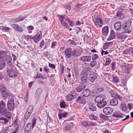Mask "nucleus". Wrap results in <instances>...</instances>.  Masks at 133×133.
<instances>
[{"label":"nucleus","instance_id":"7","mask_svg":"<svg viewBox=\"0 0 133 133\" xmlns=\"http://www.w3.org/2000/svg\"><path fill=\"white\" fill-rule=\"evenodd\" d=\"M105 97L104 95L101 94L95 97V102L98 103L103 101L105 99Z\"/></svg>","mask_w":133,"mask_h":133},{"label":"nucleus","instance_id":"19","mask_svg":"<svg viewBox=\"0 0 133 133\" xmlns=\"http://www.w3.org/2000/svg\"><path fill=\"white\" fill-rule=\"evenodd\" d=\"M76 101L77 102L83 104L85 102V98L82 96H79L76 99Z\"/></svg>","mask_w":133,"mask_h":133},{"label":"nucleus","instance_id":"53","mask_svg":"<svg viewBox=\"0 0 133 133\" xmlns=\"http://www.w3.org/2000/svg\"><path fill=\"white\" fill-rule=\"evenodd\" d=\"M70 42V44L71 45H76V43L74 41L72 40L71 39H70L69 41Z\"/></svg>","mask_w":133,"mask_h":133},{"label":"nucleus","instance_id":"32","mask_svg":"<svg viewBox=\"0 0 133 133\" xmlns=\"http://www.w3.org/2000/svg\"><path fill=\"white\" fill-rule=\"evenodd\" d=\"M5 63L3 58H0V70L2 69L4 67Z\"/></svg>","mask_w":133,"mask_h":133},{"label":"nucleus","instance_id":"62","mask_svg":"<svg viewBox=\"0 0 133 133\" xmlns=\"http://www.w3.org/2000/svg\"><path fill=\"white\" fill-rule=\"evenodd\" d=\"M68 114L66 112L63 113V114H62V116L63 117L65 118L66 117V116Z\"/></svg>","mask_w":133,"mask_h":133},{"label":"nucleus","instance_id":"30","mask_svg":"<svg viewBox=\"0 0 133 133\" xmlns=\"http://www.w3.org/2000/svg\"><path fill=\"white\" fill-rule=\"evenodd\" d=\"M115 36V34L114 31L113 30H111V33L108 39L109 41L111 40L114 39Z\"/></svg>","mask_w":133,"mask_h":133},{"label":"nucleus","instance_id":"5","mask_svg":"<svg viewBox=\"0 0 133 133\" xmlns=\"http://www.w3.org/2000/svg\"><path fill=\"white\" fill-rule=\"evenodd\" d=\"M78 96V94L74 92H71L70 94L66 96V99L67 101H70L75 98Z\"/></svg>","mask_w":133,"mask_h":133},{"label":"nucleus","instance_id":"25","mask_svg":"<svg viewBox=\"0 0 133 133\" xmlns=\"http://www.w3.org/2000/svg\"><path fill=\"white\" fill-rule=\"evenodd\" d=\"M72 125L73 123H71L67 124L64 127L65 130L66 131L71 130L73 128Z\"/></svg>","mask_w":133,"mask_h":133},{"label":"nucleus","instance_id":"58","mask_svg":"<svg viewBox=\"0 0 133 133\" xmlns=\"http://www.w3.org/2000/svg\"><path fill=\"white\" fill-rule=\"evenodd\" d=\"M49 69L47 66L45 67L43 69V71L47 74L48 73Z\"/></svg>","mask_w":133,"mask_h":133},{"label":"nucleus","instance_id":"64","mask_svg":"<svg viewBox=\"0 0 133 133\" xmlns=\"http://www.w3.org/2000/svg\"><path fill=\"white\" fill-rule=\"evenodd\" d=\"M122 15V14L120 12L118 11L117 12V16H119L121 17Z\"/></svg>","mask_w":133,"mask_h":133},{"label":"nucleus","instance_id":"18","mask_svg":"<svg viewBox=\"0 0 133 133\" xmlns=\"http://www.w3.org/2000/svg\"><path fill=\"white\" fill-rule=\"evenodd\" d=\"M43 91V89L41 88H38L36 91L35 94V97L36 98L39 97L42 94Z\"/></svg>","mask_w":133,"mask_h":133},{"label":"nucleus","instance_id":"55","mask_svg":"<svg viewBox=\"0 0 133 133\" xmlns=\"http://www.w3.org/2000/svg\"><path fill=\"white\" fill-rule=\"evenodd\" d=\"M129 115H128L127 116H124L123 117H121L122 119V121H124L125 120H126L127 119L129 118Z\"/></svg>","mask_w":133,"mask_h":133},{"label":"nucleus","instance_id":"60","mask_svg":"<svg viewBox=\"0 0 133 133\" xmlns=\"http://www.w3.org/2000/svg\"><path fill=\"white\" fill-rule=\"evenodd\" d=\"M27 29L28 30H33L34 29L33 26L31 25L27 27Z\"/></svg>","mask_w":133,"mask_h":133},{"label":"nucleus","instance_id":"37","mask_svg":"<svg viewBox=\"0 0 133 133\" xmlns=\"http://www.w3.org/2000/svg\"><path fill=\"white\" fill-rule=\"evenodd\" d=\"M116 36L119 39H123L126 38L125 35L122 33L117 34L116 35Z\"/></svg>","mask_w":133,"mask_h":133},{"label":"nucleus","instance_id":"20","mask_svg":"<svg viewBox=\"0 0 133 133\" xmlns=\"http://www.w3.org/2000/svg\"><path fill=\"white\" fill-rule=\"evenodd\" d=\"M111 96L112 97H114L116 99H118L120 101H122V96L117 94L115 93H112L111 94Z\"/></svg>","mask_w":133,"mask_h":133},{"label":"nucleus","instance_id":"44","mask_svg":"<svg viewBox=\"0 0 133 133\" xmlns=\"http://www.w3.org/2000/svg\"><path fill=\"white\" fill-rule=\"evenodd\" d=\"M100 117L103 120H107L108 119V116L104 115L102 114Z\"/></svg>","mask_w":133,"mask_h":133},{"label":"nucleus","instance_id":"28","mask_svg":"<svg viewBox=\"0 0 133 133\" xmlns=\"http://www.w3.org/2000/svg\"><path fill=\"white\" fill-rule=\"evenodd\" d=\"M90 94V90L88 89H86L84 90L83 92V97H85L88 96Z\"/></svg>","mask_w":133,"mask_h":133},{"label":"nucleus","instance_id":"23","mask_svg":"<svg viewBox=\"0 0 133 133\" xmlns=\"http://www.w3.org/2000/svg\"><path fill=\"white\" fill-rule=\"evenodd\" d=\"M31 124L30 123H29L26 125L24 129L25 133H29V132L31 129Z\"/></svg>","mask_w":133,"mask_h":133},{"label":"nucleus","instance_id":"54","mask_svg":"<svg viewBox=\"0 0 133 133\" xmlns=\"http://www.w3.org/2000/svg\"><path fill=\"white\" fill-rule=\"evenodd\" d=\"M25 38L28 40H30L31 39H33V37H32L31 36H30L29 35H27L25 36Z\"/></svg>","mask_w":133,"mask_h":133},{"label":"nucleus","instance_id":"15","mask_svg":"<svg viewBox=\"0 0 133 133\" xmlns=\"http://www.w3.org/2000/svg\"><path fill=\"white\" fill-rule=\"evenodd\" d=\"M80 60L81 61L84 62H89L91 60V56H83L80 58Z\"/></svg>","mask_w":133,"mask_h":133},{"label":"nucleus","instance_id":"9","mask_svg":"<svg viewBox=\"0 0 133 133\" xmlns=\"http://www.w3.org/2000/svg\"><path fill=\"white\" fill-rule=\"evenodd\" d=\"M82 124L83 126H94L96 125V124L94 122L90 121H84L81 123Z\"/></svg>","mask_w":133,"mask_h":133},{"label":"nucleus","instance_id":"4","mask_svg":"<svg viewBox=\"0 0 133 133\" xmlns=\"http://www.w3.org/2000/svg\"><path fill=\"white\" fill-rule=\"evenodd\" d=\"M0 115L6 117L9 119L11 118V115L10 113L8 111L6 108L0 110Z\"/></svg>","mask_w":133,"mask_h":133},{"label":"nucleus","instance_id":"61","mask_svg":"<svg viewBox=\"0 0 133 133\" xmlns=\"http://www.w3.org/2000/svg\"><path fill=\"white\" fill-rule=\"evenodd\" d=\"M3 29L4 30H6L8 31L9 30H10V29L9 28L5 26L3 27Z\"/></svg>","mask_w":133,"mask_h":133},{"label":"nucleus","instance_id":"10","mask_svg":"<svg viewBox=\"0 0 133 133\" xmlns=\"http://www.w3.org/2000/svg\"><path fill=\"white\" fill-rule=\"evenodd\" d=\"M58 16L61 24L63 26L66 28L68 25L63 20V19H64L65 15H58Z\"/></svg>","mask_w":133,"mask_h":133},{"label":"nucleus","instance_id":"49","mask_svg":"<svg viewBox=\"0 0 133 133\" xmlns=\"http://www.w3.org/2000/svg\"><path fill=\"white\" fill-rule=\"evenodd\" d=\"M59 104L60 107L61 108H64L65 107V104L63 101L60 102Z\"/></svg>","mask_w":133,"mask_h":133},{"label":"nucleus","instance_id":"24","mask_svg":"<svg viewBox=\"0 0 133 133\" xmlns=\"http://www.w3.org/2000/svg\"><path fill=\"white\" fill-rule=\"evenodd\" d=\"M8 118L4 116L3 117H1L0 118V122L3 124H6L9 121Z\"/></svg>","mask_w":133,"mask_h":133},{"label":"nucleus","instance_id":"41","mask_svg":"<svg viewBox=\"0 0 133 133\" xmlns=\"http://www.w3.org/2000/svg\"><path fill=\"white\" fill-rule=\"evenodd\" d=\"M121 108H122L123 111H125L127 109L126 105L124 103H122L120 106Z\"/></svg>","mask_w":133,"mask_h":133},{"label":"nucleus","instance_id":"52","mask_svg":"<svg viewBox=\"0 0 133 133\" xmlns=\"http://www.w3.org/2000/svg\"><path fill=\"white\" fill-rule=\"evenodd\" d=\"M98 57V56L96 54H94L92 56V59L95 60Z\"/></svg>","mask_w":133,"mask_h":133},{"label":"nucleus","instance_id":"31","mask_svg":"<svg viewBox=\"0 0 133 133\" xmlns=\"http://www.w3.org/2000/svg\"><path fill=\"white\" fill-rule=\"evenodd\" d=\"M44 43V40H42L40 43V47L41 48H42L44 46V45H45V46L43 48V49H45L47 47V45H48L47 42H46Z\"/></svg>","mask_w":133,"mask_h":133},{"label":"nucleus","instance_id":"1","mask_svg":"<svg viewBox=\"0 0 133 133\" xmlns=\"http://www.w3.org/2000/svg\"><path fill=\"white\" fill-rule=\"evenodd\" d=\"M122 26L123 28L126 33H130L131 32L132 28L130 23L129 22L124 23Z\"/></svg>","mask_w":133,"mask_h":133},{"label":"nucleus","instance_id":"3","mask_svg":"<svg viewBox=\"0 0 133 133\" xmlns=\"http://www.w3.org/2000/svg\"><path fill=\"white\" fill-rule=\"evenodd\" d=\"M15 107L14 99L13 98H10L8 100L7 104V107L10 111L12 110Z\"/></svg>","mask_w":133,"mask_h":133},{"label":"nucleus","instance_id":"11","mask_svg":"<svg viewBox=\"0 0 133 133\" xmlns=\"http://www.w3.org/2000/svg\"><path fill=\"white\" fill-rule=\"evenodd\" d=\"M7 73L9 77H14L17 76V73L14 70H8Z\"/></svg>","mask_w":133,"mask_h":133},{"label":"nucleus","instance_id":"36","mask_svg":"<svg viewBox=\"0 0 133 133\" xmlns=\"http://www.w3.org/2000/svg\"><path fill=\"white\" fill-rule=\"evenodd\" d=\"M113 43L112 42H107L105 43L103 46V48L104 49H107L111 45H112Z\"/></svg>","mask_w":133,"mask_h":133},{"label":"nucleus","instance_id":"16","mask_svg":"<svg viewBox=\"0 0 133 133\" xmlns=\"http://www.w3.org/2000/svg\"><path fill=\"white\" fill-rule=\"evenodd\" d=\"M114 28L117 31L120 30L122 27V25L121 22H117L115 23L114 25Z\"/></svg>","mask_w":133,"mask_h":133},{"label":"nucleus","instance_id":"13","mask_svg":"<svg viewBox=\"0 0 133 133\" xmlns=\"http://www.w3.org/2000/svg\"><path fill=\"white\" fill-rule=\"evenodd\" d=\"M40 34H36L34 37H33V40L35 43L38 42L40 40L42 37V32H40Z\"/></svg>","mask_w":133,"mask_h":133},{"label":"nucleus","instance_id":"43","mask_svg":"<svg viewBox=\"0 0 133 133\" xmlns=\"http://www.w3.org/2000/svg\"><path fill=\"white\" fill-rule=\"evenodd\" d=\"M33 107L32 105L30 106L28 108L26 111L28 112H29V113L31 114L33 111Z\"/></svg>","mask_w":133,"mask_h":133},{"label":"nucleus","instance_id":"14","mask_svg":"<svg viewBox=\"0 0 133 133\" xmlns=\"http://www.w3.org/2000/svg\"><path fill=\"white\" fill-rule=\"evenodd\" d=\"M12 27L17 31L21 32L23 31V30L20 27L16 24H12Z\"/></svg>","mask_w":133,"mask_h":133},{"label":"nucleus","instance_id":"21","mask_svg":"<svg viewBox=\"0 0 133 133\" xmlns=\"http://www.w3.org/2000/svg\"><path fill=\"white\" fill-rule=\"evenodd\" d=\"M113 116L117 118L122 117L123 116H125V115L122 114L120 112L115 111L113 114Z\"/></svg>","mask_w":133,"mask_h":133},{"label":"nucleus","instance_id":"6","mask_svg":"<svg viewBox=\"0 0 133 133\" xmlns=\"http://www.w3.org/2000/svg\"><path fill=\"white\" fill-rule=\"evenodd\" d=\"M72 51V49L70 48H67L65 50L64 54L66 58H71Z\"/></svg>","mask_w":133,"mask_h":133},{"label":"nucleus","instance_id":"63","mask_svg":"<svg viewBox=\"0 0 133 133\" xmlns=\"http://www.w3.org/2000/svg\"><path fill=\"white\" fill-rule=\"evenodd\" d=\"M82 6V5L81 4H78L76 5V7L77 8H80Z\"/></svg>","mask_w":133,"mask_h":133},{"label":"nucleus","instance_id":"38","mask_svg":"<svg viewBox=\"0 0 133 133\" xmlns=\"http://www.w3.org/2000/svg\"><path fill=\"white\" fill-rule=\"evenodd\" d=\"M5 106L6 104L3 101H2L0 104V110L5 109Z\"/></svg>","mask_w":133,"mask_h":133},{"label":"nucleus","instance_id":"34","mask_svg":"<svg viewBox=\"0 0 133 133\" xmlns=\"http://www.w3.org/2000/svg\"><path fill=\"white\" fill-rule=\"evenodd\" d=\"M112 82L117 83L119 82V79L115 75H112Z\"/></svg>","mask_w":133,"mask_h":133},{"label":"nucleus","instance_id":"26","mask_svg":"<svg viewBox=\"0 0 133 133\" xmlns=\"http://www.w3.org/2000/svg\"><path fill=\"white\" fill-rule=\"evenodd\" d=\"M107 104V103L106 101H102L99 103H98L97 106L99 108H103L105 105H106Z\"/></svg>","mask_w":133,"mask_h":133},{"label":"nucleus","instance_id":"56","mask_svg":"<svg viewBox=\"0 0 133 133\" xmlns=\"http://www.w3.org/2000/svg\"><path fill=\"white\" fill-rule=\"evenodd\" d=\"M57 44L56 42H52L51 47L52 48H54Z\"/></svg>","mask_w":133,"mask_h":133},{"label":"nucleus","instance_id":"50","mask_svg":"<svg viewBox=\"0 0 133 133\" xmlns=\"http://www.w3.org/2000/svg\"><path fill=\"white\" fill-rule=\"evenodd\" d=\"M97 63L96 62L94 61H92L90 63V66L92 67H93L96 66Z\"/></svg>","mask_w":133,"mask_h":133},{"label":"nucleus","instance_id":"39","mask_svg":"<svg viewBox=\"0 0 133 133\" xmlns=\"http://www.w3.org/2000/svg\"><path fill=\"white\" fill-rule=\"evenodd\" d=\"M6 54V51H0V58H3V57L5 56Z\"/></svg>","mask_w":133,"mask_h":133},{"label":"nucleus","instance_id":"51","mask_svg":"<svg viewBox=\"0 0 133 133\" xmlns=\"http://www.w3.org/2000/svg\"><path fill=\"white\" fill-rule=\"evenodd\" d=\"M116 63L115 62H113L111 64L112 70H114L116 68Z\"/></svg>","mask_w":133,"mask_h":133},{"label":"nucleus","instance_id":"22","mask_svg":"<svg viewBox=\"0 0 133 133\" xmlns=\"http://www.w3.org/2000/svg\"><path fill=\"white\" fill-rule=\"evenodd\" d=\"M118 103V101L117 99L115 98L111 99L110 101V103L111 105L112 106H116Z\"/></svg>","mask_w":133,"mask_h":133},{"label":"nucleus","instance_id":"48","mask_svg":"<svg viewBox=\"0 0 133 133\" xmlns=\"http://www.w3.org/2000/svg\"><path fill=\"white\" fill-rule=\"evenodd\" d=\"M36 119L35 118H34L32 120V128H33L35 126L36 123Z\"/></svg>","mask_w":133,"mask_h":133},{"label":"nucleus","instance_id":"46","mask_svg":"<svg viewBox=\"0 0 133 133\" xmlns=\"http://www.w3.org/2000/svg\"><path fill=\"white\" fill-rule=\"evenodd\" d=\"M89 118L91 120H95L97 118L96 116H95L93 115H91L89 116Z\"/></svg>","mask_w":133,"mask_h":133},{"label":"nucleus","instance_id":"57","mask_svg":"<svg viewBox=\"0 0 133 133\" xmlns=\"http://www.w3.org/2000/svg\"><path fill=\"white\" fill-rule=\"evenodd\" d=\"M65 19L68 22H69L70 23V24L71 23H72V21L70 20L67 17H66L65 16L64 17V19H63V21H64V20Z\"/></svg>","mask_w":133,"mask_h":133},{"label":"nucleus","instance_id":"35","mask_svg":"<svg viewBox=\"0 0 133 133\" xmlns=\"http://www.w3.org/2000/svg\"><path fill=\"white\" fill-rule=\"evenodd\" d=\"M108 28L107 26H105L103 28L102 30L103 35H106L108 34Z\"/></svg>","mask_w":133,"mask_h":133},{"label":"nucleus","instance_id":"17","mask_svg":"<svg viewBox=\"0 0 133 133\" xmlns=\"http://www.w3.org/2000/svg\"><path fill=\"white\" fill-rule=\"evenodd\" d=\"M86 86L84 84H82L78 86L76 89V91L80 92Z\"/></svg>","mask_w":133,"mask_h":133},{"label":"nucleus","instance_id":"59","mask_svg":"<svg viewBox=\"0 0 133 133\" xmlns=\"http://www.w3.org/2000/svg\"><path fill=\"white\" fill-rule=\"evenodd\" d=\"M49 66L51 68L55 69V65L53 64L49 63Z\"/></svg>","mask_w":133,"mask_h":133},{"label":"nucleus","instance_id":"12","mask_svg":"<svg viewBox=\"0 0 133 133\" xmlns=\"http://www.w3.org/2000/svg\"><path fill=\"white\" fill-rule=\"evenodd\" d=\"M113 110L110 107H107L104 108L103 109L104 113L106 115H110L112 113Z\"/></svg>","mask_w":133,"mask_h":133},{"label":"nucleus","instance_id":"47","mask_svg":"<svg viewBox=\"0 0 133 133\" xmlns=\"http://www.w3.org/2000/svg\"><path fill=\"white\" fill-rule=\"evenodd\" d=\"M81 79V81L84 83L86 82L87 81V78L86 76L82 77Z\"/></svg>","mask_w":133,"mask_h":133},{"label":"nucleus","instance_id":"27","mask_svg":"<svg viewBox=\"0 0 133 133\" xmlns=\"http://www.w3.org/2000/svg\"><path fill=\"white\" fill-rule=\"evenodd\" d=\"M89 109L92 111H94L96 110V108L95 105L91 102L89 104Z\"/></svg>","mask_w":133,"mask_h":133},{"label":"nucleus","instance_id":"45","mask_svg":"<svg viewBox=\"0 0 133 133\" xmlns=\"http://www.w3.org/2000/svg\"><path fill=\"white\" fill-rule=\"evenodd\" d=\"M31 114L29 113V112H28L26 111L24 115V118L26 119H28Z\"/></svg>","mask_w":133,"mask_h":133},{"label":"nucleus","instance_id":"42","mask_svg":"<svg viewBox=\"0 0 133 133\" xmlns=\"http://www.w3.org/2000/svg\"><path fill=\"white\" fill-rule=\"evenodd\" d=\"M111 60L109 58H106L105 59V65L106 66L109 65L111 62Z\"/></svg>","mask_w":133,"mask_h":133},{"label":"nucleus","instance_id":"33","mask_svg":"<svg viewBox=\"0 0 133 133\" xmlns=\"http://www.w3.org/2000/svg\"><path fill=\"white\" fill-rule=\"evenodd\" d=\"M122 71L125 73H129V68L128 67L123 66L122 67Z\"/></svg>","mask_w":133,"mask_h":133},{"label":"nucleus","instance_id":"8","mask_svg":"<svg viewBox=\"0 0 133 133\" xmlns=\"http://www.w3.org/2000/svg\"><path fill=\"white\" fill-rule=\"evenodd\" d=\"M95 25L97 27H101L102 25L99 24V23L102 24V21L101 18L98 17H97L96 18L93 20Z\"/></svg>","mask_w":133,"mask_h":133},{"label":"nucleus","instance_id":"29","mask_svg":"<svg viewBox=\"0 0 133 133\" xmlns=\"http://www.w3.org/2000/svg\"><path fill=\"white\" fill-rule=\"evenodd\" d=\"M97 77L96 74H91L90 75L89 79L91 81L93 82L97 78Z\"/></svg>","mask_w":133,"mask_h":133},{"label":"nucleus","instance_id":"2","mask_svg":"<svg viewBox=\"0 0 133 133\" xmlns=\"http://www.w3.org/2000/svg\"><path fill=\"white\" fill-rule=\"evenodd\" d=\"M3 84H0V87L2 86L0 88V92L2 96L4 99L6 98L9 92L6 87L4 86H2Z\"/></svg>","mask_w":133,"mask_h":133},{"label":"nucleus","instance_id":"40","mask_svg":"<svg viewBox=\"0 0 133 133\" xmlns=\"http://www.w3.org/2000/svg\"><path fill=\"white\" fill-rule=\"evenodd\" d=\"M9 131V128L7 127H5L3 129L1 132V133H8Z\"/></svg>","mask_w":133,"mask_h":133}]
</instances>
